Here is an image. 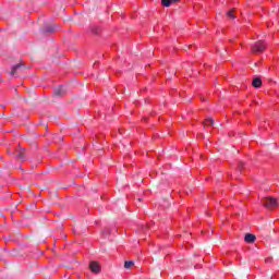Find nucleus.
Instances as JSON below:
<instances>
[{"label": "nucleus", "instance_id": "1", "mask_svg": "<svg viewBox=\"0 0 279 279\" xmlns=\"http://www.w3.org/2000/svg\"><path fill=\"white\" fill-rule=\"evenodd\" d=\"M27 69H28L27 65H25L24 63H17L11 68L10 75L11 77H14V75H16L17 73H23L27 71Z\"/></svg>", "mask_w": 279, "mask_h": 279}, {"label": "nucleus", "instance_id": "2", "mask_svg": "<svg viewBox=\"0 0 279 279\" xmlns=\"http://www.w3.org/2000/svg\"><path fill=\"white\" fill-rule=\"evenodd\" d=\"M264 206L268 208V210H274V208L278 207V201L271 196L264 198Z\"/></svg>", "mask_w": 279, "mask_h": 279}, {"label": "nucleus", "instance_id": "3", "mask_svg": "<svg viewBox=\"0 0 279 279\" xmlns=\"http://www.w3.org/2000/svg\"><path fill=\"white\" fill-rule=\"evenodd\" d=\"M265 47H267L265 41H257L252 46V51L253 53H263V51H265Z\"/></svg>", "mask_w": 279, "mask_h": 279}, {"label": "nucleus", "instance_id": "4", "mask_svg": "<svg viewBox=\"0 0 279 279\" xmlns=\"http://www.w3.org/2000/svg\"><path fill=\"white\" fill-rule=\"evenodd\" d=\"M17 154L15 155L16 160H21V162H25L27 160V157H25V148L19 146V149H16Z\"/></svg>", "mask_w": 279, "mask_h": 279}, {"label": "nucleus", "instance_id": "5", "mask_svg": "<svg viewBox=\"0 0 279 279\" xmlns=\"http://www.w3.org/2000/svg\"><path fill=\"white\" fill-rule=\"evenodd\" d=\"M89 269L92 274H99L101 271V265H99L97 262H90Z\"/></svg>", "mask_w": 279, "mask_h": 279}, {"label": "nucleus", "instance_id": "6", "mask_svg": "<svg viewBox=\"0 0 279 279\" xmlns=\"http://www.w3.org/2000/svg\"><path fill=\"white\" fill-rule=\"evenodd\" d=\"M66 93V86L60 85L59 87H54L53 95L56 97H61V95H64Z\"/></svg>", "mask_w": 279, "mask_h": 279}, {"label": "nucleus", "instance_id": "7", "mask_svg": "<svg viewBox=\"0 0 279 279\" xmlns=\"http://www.w3.org/2000/svg\"><path fill=\"white\" fill-rule=\"evenodd\" d=\"M60 26L58 25H48L41 29L43 34H53Z\"/></svg>", "mask_w": 279, "mask_h": 279}, {"label": "nucleus", "instance_id": "8", "mask_svg": "<svg viewBox=\"0 0 279 279\" xmlns=\"http://www.w3.org/2000/svg\"><path fill=\"white\" fill-rule=\"evenodd\" d=\"M89 29L94 36H99V34H101V27H99V25H92Z\"/></svg>", "mask_w": 279, "mask_h": 279}, {"label": "nucleus", "instance_id": "9", "mask_svg": "<svg viewBox=\"0 0 279 279\" xmlns=\"http://www.w3.org/2000/svg\"><path fill=\"white\" fill-rule=\"evenodd\" d=\"M244 241L245 243H254V241H256V235L252 233H246L244 236Z\"/></svg>", "mask_w": 279, "mask_h": 279}, {"label": "nucleus", "instance_id": "10", "mask_svg": "<svg viewBox=\"0 0 279 279\" xmlns=\"http://www.w3.org/2000/svg\"><path fill=\"white\" fill-rule=\"evenodd\" d=\"M180 0H161L163 8H170L172 3H178Z\"/></svg>", "mask_w": 279, "mask_h": 279}, {"label": "nucleus", "instance_id": "11", "mask_svg": "<svg viewBox=\"0 0 279 279\" xmlns=\"http://www.w3.org/2000/svg\"><path fill=\"white\" fill-rule=\"evenodd\" d=\"M253 86L254 88H260V86H263V81L260 80V77H255L253 78Z\"/></svg>", "mask_w": 279, "mask_h": 279}, {"label": "nucleus", "instance_id": "12", "mask_svg": "<svg viewBox=\"0 0 279 279\" xmlns=\"http://www.w3.org/2000/svg\"><path fill=\"white\" fill-rule=\"evenodd\" d=\"M132 267H134V262L129 260L124 263V268L125 269H131Z\"/></svg>", "mask_w": 279, "mask_h": 279}, {"label": "nucleus", "instance_id": "13", "mask_svg": "<svg viewBox=\"0 0 279 279\" xmlns=\"http://www.w3.org/2000/svg\"><path fill=\"white\" fill-rule=\"evenodd\" d=\"M205 125H215V120H213V118H208V119L205 121Z\"/></svg>", "mask_w": 279, "mask_h": 279}, {"label": "nucleus", "instance_id": "14", "mask_svg": "<svg viewBox=\"0 0 279 279\" xmlns=\"http://www.w3.org/2000/svg\"><path fill=\"white\" fill-rule=\"evenodd\" d=\"M227 16L229 19H234V10H231V11L227 12Z\"/></svg>", "mask_w": 279, "mask_h": 279}, {"label": "nucleus", "instance_id": "15", "mask_svg": "<svg viewBox=\"0 0 279 279\" xmlns=\"http://www.w3.org/2000/svg\"><path fill=\"white\" fill-rule=\"evenodd\" d=\"M244 165H245V163H244L243 161H240V162H239V169H243Z\"/></svg>", "mask_w": 279, "mask_h": 279}, {"label": "nucleus", "instance_id": "16", "mask_svg": "<svg viewBox=\"0 0 279 279\" xmlns=\"http://www.w3.org/2000/svg\"><path fill=\"white\" fill-rule=\"evenodd\" d=\"M266 263H271V257L265 259Z\"/></svg>", "mask_w": 279, "mask_h": 279}, {"label": "nucleus", "instance_id": "17", "mask_svg": "<svg viewBox=\"0 0 279 279\" xmlns=\"http://www.w3.org/2000/svg\"><path fill=\"white\" fill-rule=\"evenodd\" d=\"M9 154H10V156H14V153H12L11 150H9Z\"/></svg>", "mask_w": 279, "mask_h": 279}, {"label": "nucleus", "instance_id": "18", "mask_svg": "<svg viewBox=\"0 0 279 279\" xmlns=\"http://www.w3.org/2000/svg\"><path fill=\"white\" fill-rule=\"evenodd\" d=\"M64 279H71L70 277L64 276Z\"/></svg>", "mask_w": 279, "mask_h": 279}, {"label": "nucleus", "instance_id": "19", "mask_svg": "<svg viewBox=\"0 0 279 279\" xmlns=\"http://www.w3.org/2000/svg\"><path fill=\"white\" fill-rule=\"evenodd\" d=\"M138 202H142V199H141V198H138Z\"/></svg>", "mask_w": 279, "mask_h": 279}]
</instances>
